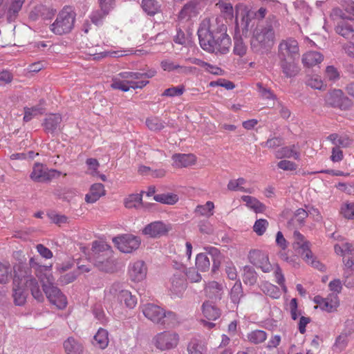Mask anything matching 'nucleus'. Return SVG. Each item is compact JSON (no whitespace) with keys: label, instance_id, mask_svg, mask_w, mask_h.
I'll return each mask as SVG.
<instances>
[{"label":"nucleus","instance_id":"obj_10","mask_svg":"<svg viewBox=\"0 0 354 354\" xmlns=\"http://www.w3.org/2000/svg\"><path fill=\"white\" fill-rule=\"evenodd\" d=\"M277 55L279 59H298L299 47L297 41L292 37L282 39L278 46Z\"/></svg>","mask_w":354,"mask_h":354},{"label":"nucleus","instance_id":"obj_53","mask_svg":"<svg viewBox=\"0 0 354 354\" xmlns=\"http://www.w3.org/2000/svg\"><path fill=\"white\" fill-rule=\"evenodd\" d=\"M36 11L40 15V17L43 19H50L55 16L56 10L44 5H38L36 6Z\"/></svg>","mask_w":354,"mask_h":354},{"label":"nucleus","instance_id":"obj_29","mask_svg":"<svg viewBox=\"0 0 354 354\" xmlns=\"http://www.w3.org/2000/svg\"><path fill=\"white\" fill-rule=\"evenodd\" d=\"M99 6L100 9L93 12L90 17L91 21L96 26L102 24L103 19L108 15L114 8V6L108 4L106 5V8L102 7L101 4H99Z\"/></svg>","mask_w":354,"mask_h":354},{"label":"nucleus","instance_id":"obj_54","mask_svg":"<svg viewBox=\"0 0 354 354\" xmlns=\"http://www.w3.org/2000/svg\"><path fill=\"white\" fill-rule=\"evenodd\" d=\"M142 203V194H130L124 199V206L127 208L137 207Z\"/></svg>","mask_w":354,"mask_h":354},{"label":"nucleus","instance_id":"obj_64","mask_svg":"<svg viewBox=\"0 0 354 354\" xmlns=\"http://www.w3.org/2000/svg\"><path fill=\"white\" fill-rule=\"evenodd\" d=\"M341 6L345 12L351 15L350 18L354 19V1L352 0H344Z\"/></svg>","mask_w":354,"mask_h":354},{"label":"nucleus","instance_id":"obj_36","mask_svg":"<svg viewBox=\"0 0 354 354\" xmlns=\"http://www.w3.org/2000/svg\"><path fill=\"white\" fill-rule=\"evenodd\" d=\"M352 333V329H349L345 333H342L335 340V343L333 345V353H339L348 345V336Z\"/></svg>","mask_w":354,"mask_h":354},{"label":"nucleus","instance_id":"obj_61","mask_svg":"<svg viewBox=\"0 0 354 354\" xmlns=\"http://www.w3.org/2000/svg\"><path fill=\"white\" fill-rule=\"evenodd\" d=\"M268 226V221L266 219L261 218L255 221L254 225L253 226V230L257 233V235L261 236L266 232Z\"/></svg>","mask_w":354,"mask_h":354},{"label":"nucleus","instance_id":"obj_44","mask_svg":"<svg viewBox=\"0 0 354 354\" xmlns=\"http://www.w3.org/2000/svg\"><path fill=\"white\" fill-rule=\"evenodd\" d=\"M261 290L267 295L270 296L273 299H278L281 296V292L279 288L270 283L263 282L261 284Z\"/></svg>","mask_w":354,"mask_h":354},{"label":"nucleus","instance_id":"obj_25","mask_svg":"<svg viewBox=\"0 0 354 354\" xmlns=\"http://www.w3.org/2000/svg\"><path fill=\"white\" fill-rule=\"evenodd\" d=\"M25 0H12L6 11V19L8 22H14L19 16Z\"/></svg>","mask_w":354,"mask_h":354},{"label":"nucleus","instance_id":"obj_57","mask_svg":"<svg viewBox=\"0 0 354 354\" xmlns=\"http://www.w3.org/2000/svg\"><path fill=\"white\" fill-rule=\"evenodd\" d=\"M313 301L317 305V308L319 307L322 310L331 312L332 304H330L327 298H324L320 295H316L313 299Z\"/></svg>","mask_w":354,"mask_h":354},{"label":"nucleus","instance_id":"obj_24","mask_svg":"<svg viewBox=\"0 0 354 354\" xmlns=\"http://www.w3.org/2000/svg\"><path fill=\"white\" fill-rule=\"evenodd\" d=\"M105 194L104 187L102 183H95L91 185L89 193L85 196V201L88 203H93Z\"/></svg>","mask_w":354,"mask_h":354},{"label":"nucleus","instance_id":"obj_1","mask_svg":"<svg viewBox=\"0 0 354 354\" xmlns=\"http://www.w3.org/2000/svg\"><path fill=\"white\" fill-rule=\"evenodd\" d=\"M201 47L208 53L226 54L229 52L231 39L227 34V26L205 19L198 29Z\"/></svg>","mask_w":354,"mask_h":354},{"label":"nucleus","instance_id":"obj_30","mask_svg":"<svg viewBox=\"0 0 354 354\" xmlns=\"http://www.w3.org/2000/svg\"><path fill=\"white\" fill-rule=\"evenodd\" d=\"M171 283L170 290L177 296H180L186 289L187 283L183 276L181 274H174L171 279Z\"/></svg>","mask_w":354,"mask_h":354},{"label":"nucleus","instance_id":"obj_56","mask_svg":"<svg viewBox=\"0 0 354 354\" xmlns=\"http://www.w3.org/2000/svg\"><path fill=\"white\" fill-rule=\"evenodd\" d=\"M306 84L315 89H324L325 85L323 83L321 77L318 75L309 76L306 80Z\"/></svg>","mask_w":354,"mask_h":354},{"label":"nucleus","instance_id":"obj_28","mask_svg":"<svg viewBox=\"0 0 354 354\" xmlns=\"http://www.w3.org/2000/svg\"><path fill=\"white\" fill-rule=\"evenodd\" d=\"M205 292L206 295L212 299H221L223 293L222 285L216 281L209 282L205 288Z\"/></svg>","mask_w":354,"mask_h":354},{"label":"nucleus","instance_id":"obj_46","mask_svg":"<svg viewBox=\"0 0 354 354\" xmlns=\"http://www.w3.org/2000/svg\"><path fill=\"white\" fill-rule=\"evenodd\" d=\"M234 53L240 57L244 56L246 54L248 47L244 44L241 35L234 34Z\"/></svg>","mask_w":354,"mask_h":354},{"label":"nucleus","instance_id":"obj_49","mask_svg":"<svg viewBox=\"0 0 354 354\" xmlns=\"http://www.w3.org/2000/svg\"><path fill=\"white\" fill-rule=\"evenodd\" d=\"M198 6V1L196 0H191L187 3L180 12H179V17L180 19H185L187 17H189L192 13H194L196 8Z\"/></svg>","mask_w":354,"mask_h":354},{"label":"nucleus","instance_id":"obj_31","mask_svg":"<svg viewBox=\"0 0 354 354\" xmlns=\"http://www.w3.org/2000/svg\"><path fill=\"white\" fill-rule=\"evenodd\" d=\"M64 348L67 354H81L83 351L82 344L72 337L64 341Z\"/></svg>","mask_w":354,"mask_h":354},{"label":"nucleus","instance_id":"obj_34","mask_svg":"<svg viewBox=\"0 0 354 354\" xmlns=\"http://www.w3.org/2000/svg\"><path fill=\"white\" fill-rule=\"evenodd\" d=\"M335 31L344 38L354 41V25L342 21L336 26Z\"/></svg>","mask_w":354,"mask_h":354},{"label":"nucleus","instance_id":"obj_18","mask_svg":"<svg viewBox=\"0 0 354 354\" xmlns=\"http://www.w3.org/2000/svg\"><path fill=\"white\" fill-rule=\"evenodd\" d=\"M147 268L143 261H137L131 263L129 267L130 279L134 282H140L145 279Z\"/></svg>","mask_w":354,"mask_h":354},{"label":"nucleus","instance_id":"obj_50","mask_svg":"<svg viewBox=\"0 0 354 354\" xmlns=\"http://www.w3.org/2000/svg\"><path fill=\"white\" fill-rule=\"evenodd\" d=\"M146 125L151 131H160L165 127V122L158 117H150L146 120Z\"/></svg>","mask_w":354,"mask_h":354},{"label":"nucleus","instance_id":"obj_40","mask_svg":"<svg viewBox=\"0 0 354 354\" xmlns=\"http://www.w3.org/2000/svg\"><path fill=\"white\" fill-rule=\"evenodd\" d=\"M295 148V146L294 145L292 146L283 147L277 151L275 156L277 158H289L293 157L295 160H298L299 157V153L296 151Z\"/></svg>","mask_w":354,"mask_h":354},{"label":"nucleus","instance_id":"obj_37","mask_svg":"<svg viewBox=\"0 0 354 354\" xmlns=\"http://www.w3.org/2000/svg\"><path fill=\"white\" fill-rule=\"evenodd\" d=\"M141 7L143 11L149 16H154L160 10V4L156 0H142Z\"/></svg>","mask_w":354,"mask_h":354},{"label":"nucleus","instance_id":"obj_35","mask_svg":"<svg viewBox=\"0 0 354 354\" xmlns=\"http://www.w3.org/2000/svg\"><path fill=\"white\" fill-rule=\"evenodd\" d=\"M202 309L204 316L209 320H216L221 316V310L208 301L203 303Z\"/></svg>","mask_w":354,"mask_h":354},{"label":"nucleus","instance_id":"obj_19","mask_svg":"<svg viewBox=\"0 0 354 354\" xmlns=\"http://www.w3.org/2000/svg\"><path fill=\"white\" fill-rule=\"evenodd\" d=\"M279 66L284 76L287 78L294 77L300 71V68L296 62V59H279Z\"/></svg>","mask_w":354,"mask_h":354},{"label":"nucleus","instance_id":"obj_11","mask_svg":"<svg viewBox=\"0 0 354 354\" xmlns=\"http://www.w3.org/2000/svg\"><path fill=\"white\" fill-rule=\"evenodd\" d=\"M61 172L56 169H49L44 164L35 162L30 178L37 183H47L60 176Z\"/></svg>","mask_w":354,"mask_h":354},{"label":"nucleus","instance_id":"obj_62","mask_svg":"<svg viewBox=\"0 0 354 354\" xmlns=\"http://www.w3.org/2000/svg\"><path fill=\"white\" fill-rule=\"evenodd\" d=\"M351 140L346 136H333V145L337 147V148H345L350 145Z\"/></svg>","mask_w":354,"mask_h":354},{"label":"nucleus","instance_id":"obj_42","mask_svg":"<svg viewBox=\"0 0 354 354\" xmlns=\"http://www.w3.org/2000/svg\"><path fill=\"white\" fill-rule=\"evenodd\" d=\"M130 82V80L122 78L118 74L116 77L113 78L111 86L113 89L121 90L126 92L131 88Z\"/></svg>","mask_w":354,"mask_h":354},{"label":"nucleus","instance_id":"obj_27","mask_svg":"<svg viewBox=\"0 0 354 354\" xmlns=\"http://www.w3.org/2000/svg\"><path fill=\"white\" fill-rule=\"evenodd\" d=\"M12 297L17 306H23L26 301V294L24 289L19 286L16 277L13 280Z\"/></svg>","mask_w":354,"mask_h":354},{"label":"nucleus","instance_id":"obj_14","mask_svg":"<svg viewBox=\"0 0 354 354\" xmlns=\"http://www.w3.org/2000/svg\"><path fill=\"white\" fill-rule=\"evenodd\" d=\"M250 22L251 17L250 11L241 10L239 12L236 10L234 34L247 37L250 29Z\"/></svg>","mask_w":354,"mask_h":354},{"label":"nucleus","instance_id":"obj_43","mask_svg":"<svg viewBox=\"0 0 354 354\" xmlns=\"http://www.w3.org/2000/svg\"><path fill=\"white\" fill-rule=\"evenodd\" d=\"M178 315L172 311H166L165 310V315H162V322L161 325L166 326L168 328H174L179 324Z\"/></svg>","mask_w":354,"mask_h":354},{"label":"nucleus","instance_id":"obj_4","mask_svg":"<svg viewBox=\"0 0 354 354\" xmlns=\"http://www.w3.org/2000/svg\"><path fill=\"white\" fill-rule=\"evenodd\" d=\"M75 14L71 8H64L57 15L55 21L50 25V30L62 35L71 32L74 26Z\"/></svg>","mask_w":354,"mask_h":354},{"label":"nucleus","instance_id":"obj_15","mask_svg":"<svg viewBox=\"0 0 354 354\" xmlns=\"http://www.w3.org/2000/svg\"><path fill=\"white\" fill-rule=\"evenodd\" d=\"M248 259L252 264L261 268L263 272H270L272 270V265L269 262L268 255L261 250H250Z\"/></svg>","mask_w":354,"mask_h":354},{"label":"nucleus","instance_id":"obj_2","mask_svg":"<svg viewBox=\"0 0 354 354\" xmlns=\"http://www.w3.org/2000/svg\"><path fill=\"white\" fill-rule=\"evenodd\" d=\"M279 26L276 16L269 15L265 25L258 26L250 39V49L258 55L268 54L276 41L275 30Z\"/></svg>","mask_w":354,"mask_h":354},{"label":"nucleus","instance_id":"obj_41","mask_svg":"<svg viewBox=\"0 0 354 354\" xmlns=\"http://www.w3.org/2000/svg\"><path fill=\"white\" fill-rule=\"evenodd\" d=\"M248 340L254 344H259L267 339V333L263 330H254L247 334Z\"/></svg>","mask_w":354,"mask_h":354},{"label":"nucleus","instance_id":"obj_55","mask_svg":"<svg viewBox=\"0 0 354 354\" xmlns=\"http://www.w3.org/2000/svg\"><path fill=\"white\" fill-rule=\"evenodd\" d=\"M216 6L219 8L221 12L223 13L224 17L226 19H232L233 18L234 10L232 5L230 3L219 1L216 3Z\"/></svg>","mask_w":354,"mask_h":354},{"label":"nucleus","instance_id":"obj_60","mask_svg":"<svg viewBox=\"0 0 354 354\" xmlns=\"http://www.w3.org/2000/svg\"><path fill=\"white\" fill-rule=\"evenodd\" d=\"M185 91V86L183 85H180L178 86H173L169 88H167L164 91L162 94V96L167 97H175V96H180L183 94Z\"/></svg>","mask_w":354,"mask_h":354},{"label":"nucleus","instance_id":"obj_8","mask_svg":"<svg viewBox=\"0 0 354 354\" xmlns=\"http://www.w3.org/2000/svg\"><path fill=\"white\" fill-rule=\"evenodd\" d=\"M179 341V335L176 332L171 330L159 333L153 338V343L156 348L162 351L176 348Z\"/></svg>","mask_w":354,"mask_h":354},{"label":"nucleus","instance_id":"obj_51","mask_svg":"<svg viewBox=\"0 0 354 354\" xmlns=\"http://www.w3.org/2000/svg\"><path fill=\"white\" fill-rule=\"evenodd\" d=\"M10 274V264L7 261L0 262V283H7L9 281V277Z\"/></svg>","mask_w":354,"mask_h":354},{"label":"nucleus","instance_id":"obj_6","mask_svg":"<svg viewBox=\"0 0 354 354\" xmlns=\"http://www.w3.org/2000/svg\"><path fill=\"white\" fill-rule=\"evenodd\" d=\"M210 258L212 261V272L215 273L221 266L222 255L220 251L214 247H210L207 254L200 253L196 257V266L201 272H206L210 268Z\"/></svg>","mask_w":354,"mask_h":354},{"label":"nucleus","instance_id":"obj_12","mask_svg":"<svg viewBox=\"0 0 354 354\" xmlns=\"http://www.w3.org/2000/svg\"><path fill=\"white\" fill-rule=\"evenodd\" d=\"M109 292L117 298L118 301L120 304L124 303L129 308H133L137 304L136 297L133 296L130 291L124 289L122 284L119 282L113 283L109 289Z\"/></svg>","mask_w":354,"mask_h":354},{"label":"nucleus","instance_id":"obj_9","mask_svg":"<svg viewBox=\"0 0 354 354\" xmlns=\"http://www.w3.org/2000/svg\"><path fill=\"white\" fill-rule=\"evenodd\" d=\"M42 288L49 301L59 309H64L67 305L66 296L53 283L47 279V282H43Z\"/></svg>","mask_w":354,"mask_h":354},{"label":"nucleus","instance_id":"obj_32","mask_svg":"<svg viewBox=\"0 0 354 354\" xmlns=\"http://www.w3.org/2000/svg\"><path fill=\"white\" fill-rule=\"evenodd\" d=\"M109 333L108 331L104 328H100L97 333L93 337L92 342L95 346L100 349H104L107 347L109 344Z\"/></svg>","mask_w":354,"mask_h":354},{"label":"nucleus","instance_id":"obj_26","mask_svg":"<svg viewBox=\"0 0 354 354\" xmlns=\"http://www.w3.org/2000/svg\"><path fill=\"white\" fill-rule=\"evenodd\" d=\"M324 59L323 55L317 51H309L302 56V63L304 66L313 67L321 63Z\"/></svg>","mask_w":354,"mask_h":354},{"label":"nucleus","instance_id":"obj_7","mask_svg":"<svg viewBox=\"0 0 354 354\" xmlns=\"http://www.w3.org/2000/svg\"><path fill=\"white\" fill-rule=\"evenodd\" d=\"M335 252L342 257L343 274L354 273V243L343 241L333 245Z\"/></svg>","mask_w":354,"mask_h":354},{"label":"nucleus","instance_id":"obj_21","mask_svg":"<svg viewBox=\"0 0 354 354\" xmlns=\"http://www.w3.org/2000/svg\"><path fill=\"white\" fill-rule=\"evenodd\" d=\"M352 104V100L346 96L342 90L333 89V106L346 110L350 108Z\"/></svg>","mask_w":354,"mask_h":354},{"label":"nucleus","instance_id":"obj_48","mask_svg":"<svg viewBox=\"0 0 354 354\" xmlns=\"http://www.w3.org/2000/svg\"><path fill=\"white\" fill-rule=\"evenodd\" d=\"M243 296V292L241 283L239 281H236L231 289L230 299L234 304H238Z\"/></svg>","mask_w":354,"mask_h":354},{"label":"nucleus","instance_id":"obj_5","mask_svg":"<svg viewBox=\"0 0 354 354\" xmlns=\"http://www.w3.org/2000/svg\"><path fill=\"white\" fill-rule=\"evenodd\" d=\"M293 249L301 255L307 263H310L313 267L321 270L322 266H319V261H315L313 254L310 249V243L306 239L303 234L297 230L293 233Z\"/></svg>","mask_w":354,"mask_h":354},{"label":"nucleus","instance_id":"obj_20","mask_svg":"<svg viewBox=\"0 0 354 354\" xmlns=\"http://www.w3.org/2000/svg\"><path fill=\"white\" fill-rule=\"evenodd\" d=\"M61 122L62 117L60 115L51 114L48 115L43 124L45 131L54 135L60 129Z\"/></svg>","mask_w":354,"mask_h":354},{"label":"nucleus","instance_id":"obj_33","mask_svg":"<svg viewBox=\"0 0 354 354\" xmlns=\"http://www.w3.org/2000/svg\"><path fill=\"white\" fill-rule=\"evenodd\" d=\"M44 103V100H40V104L32 107H24V121L28 122L34 117L38 115H42L45 112V109L42 106Z\"/></svg>","mask_w":354,"mask_h":354},{"label":"nucleus","instance_id":"obj_58","mask_svg":"<svg viewBox=\"0 0 354 354\" xmlns=\"http://www.w3.org/2000/svg\"><path fill=\"white\" fill-rule=\"evenodd\" d=\"M79 274L80 273L77 271L70 272L64 274H62L57 281L61 285H67L73 282L77 279Z\"/></svg>","mask_w":354,"mask_h":354},{"label":"nucleus","instance_id":"obj_45","mask_svg":"<svg viewBox=\"0 0 354 354\" xmlns=\"http://www.w3.org/2000/svg\"><path fill=\"white\" fill-rule=\"evenodd\" d=\"M241 199L246 203L248 207L254 209L256 212H263L266 209V206L254 197L243 196Z\"/></svg>","mask_w":354,"mask_h":354},{"label":"nucleus","instance_id":"obj_39","mask_svg":"<svg viewBox=\"0 0 354 354\" xmlns=\"http://www.w3.org/2000/svg\"><path fill=\"white\" fill-rule=\"evenodd\" d=\"M26 286L30 288L32 297L38 301L44 300L42 292L40 290L38 281L35 278H30L26 281Z\"/></svg>","mask_w":354,"mask_h":354},{"label":"nucleus","instance_id":"obj_63","mask_svg":"<svg viewBox=\"0 0 354 354\" xmlns=\"http://www.w3.org/2000/svg\"><path fill=\"white\" fill-rule=\"evenodd\" d=\"M335 187L339 190L346 193L349 195H354V183H338L335 185Z\"/></svg>","mask_w":354,"mask_h":354},{"label":"nucleus","instance_id":"obj_13","mask_svg":"<svg viewBox=\"0 0 354 354\" xmlns=\"http://www.w3.org/2000/svg\"><path fill=\"white\" fill-rule=\"evenodd\" d=\"M113 242L118 250L124 253H131L133 250H137L140 245V239L131 234H124L114 237Z\"/></svg>","mask_w":354,"mask_h":354},{"label":"nucleus","instance_id":"obj_17","mask_svg":"<svg viewBox=\"0 0 354 354\" xmlns=\"http://www.w3.org/2000/svg\"><path fill=\"white\" fill-rule=\"evenodd\" d=\"M144 315L153 323L160 324L162 322V315H165V310L160 306L147 304L142 306Z\"/></svg>","mask_w":354,"mask_h":354},{"label":"nucleus","instance_id":"obj_38","mask_svg":"<svg viewBox=\"0 0 354 354\" xmlns=\"http://www.w3.org/2000/svg\"><path fill=\"white\" fill-rule=\"evenodd\" d=\"M258 277V274L252 267L250 266L243 267V281L245 285L250 286L255 285Z\"/></svg>","mask_w":354,"mask_h":354},{"label":"nucleus","instance_id":"obj_22","mask_svg":"<svg viewBox=\"0 0 354 354\" xmlns=\"http://www.w3.org/2000/svg\"><path fill=\"white\" fill-rule=\"evenodd\" d=\"M174 165L176 167H187L194 165L196 157L192 153H175L172 156Z\"/></svg>","mask_w":354,"mask_h":354},{"label":"nucleus","instance_id":"obj_3","mask_svg":"<svg viewBox=\"0 0 354 354\" xmlns=\"http://www.w3.org/2000/svg\"><path fill=\"white\" fill-rule=\"evenodd\" d=\"M88 259L100 272L113 273L117 270V261L111 247L104 241H95L92 243Z\"/></svg>","mask_w":354,"mask_h":354},{"label":"nucleus","instance_id":"obj_47","mask_svg":"<svg viewBox=\"0 0 354 354\" xmlns=\"http://www.w3.org/2000/svg\"><path fill=\"white\" fill-rule=\"evenodd\" d=\"M153 198L157 202L167 205H174L178 201V195L172 193L156 194Z\"/></svg>","mask_w":354,"mask_h":354},{"label":"nucleus","instance_id":"obj_16","mask_svg":"<svg viewBox=\"0 0 354 354\" xmlns=\"http://www.w3.org/2000/svg\"><path fill=\"white\" fill-rule=\"evenodd\" d=\"M170 229L169 225L162 221H154L143 228L142 234L156 239L166 235Z\"/></svg>","mask_w":354,"mask_h":354},{"label":"nucleus","instance_id":"obj_23","mask_svg":"<svg viewBox=\"0 0 354 354\" xmlns=\"http://www.w3.org/2000/svg\"><path fill=\"white\" fill-rule=\"evenodd\" d=\"M161 67L165 71H176L179 74H189L192 72L193 67L180 66L179 64H175L171 60H163L161 62Z\"/></svg>","mask_w":354,"mask_h":354},{"label":"nucleus","instance_id":"obj_59","mask_svg":"<svg viewBox=\"0 0 354 354\" xmlns=\"http://www.w3.org/2000/svg\"><path fill=\"white\" fill-rule=\"evenodd\" d=\"M308 216L307 210L303 208H299L295 212L294 216L292 219L293 222L297 223L299 225H304L305 219Z\"/></svg>","mask_w":354,"mask_h":354},{"label":"nucleus","instance_id":"obj_52","mask_svg":"<svg viewBox=\"0 0 354 354\" xmlns=\"http://www.w3.org/2000/svg\"><path fill=\"white\" fill-rule=\"evenodd\" d=\"M340 213L344 218L354 220V203H343L340 207Z\"/></svg>","mask_w":354,"mask_h":354}]
</instances>
